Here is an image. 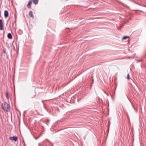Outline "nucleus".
Masks as SVG:
<instances>
[{"label": "nucleus", "mask_w": 146, "mask_h": 146, "mask_svg": "<svg viewBox=\"0 0 146 146\" xmlns=\"http://www.w3.org/2000/svg\"><path fill=\"white\" fill-rule=\"evenodd\" d=\"M2 108L3 110L7 111H9L10 109V105L5 102L2 104Z\"/></svg>", "instance_id": "1"}, {"label": "nucleus", "mask_w": 146, "mask_h": 146, "mask_svg": "<svg viewBox=\"0 0 146 146\" xmlns=\"http://www.w3.org/2000/svg\"><path fill=\"white\" fill-rule=\"evenodd\" d=\"M9 139L10 140H13L15 141H16L18 139L17 137L13 136L9 137Z\"/></svg>", "instance_id": "2"}, {"label": "nucleus", "mask_w": 146, "mask_h": 146, "mask_svg": "<svg viewBox=\"0 0 146 146\" xmlns=\"http://www.w3.org/2000/svg\"><path fill=\"white\" fill-rule=\"evenodd\" d=\"M4 17L5 18H7L9 15V13L7 11L5 10L4 13Z\"/></svg>", "instance_id": "3"}, {"label": "nucleus", "mask_w": 146, "mask_h": 146, "mask_svg": "<svg viewBox=\"0 0 146 146\" xmlns=\"http://www.w3.org/2000/svg\"><path fill=\"white\" fill-rule=\"evenodd\" d=\"M3 29V22L1 19H0V30H2Z\"/></svg>", "instance_id": "4"}, {"label": "nucleus", "mask_w": 146, "mask_h": 146, "mask_svg": "<svg viewBox=\"0 0 146 146\" xmlns=\"http://www.w3.org/2000/svg\"><path fill=\"white\" fill-rule=\"evenodd\" d=\"M32 0L29 1V3L27 4V7L28 8H30L31 7V5L32 4Z\"/></svg>", "instance_id": "5"}, {"label": "nucleus", "mask_w": 146, "mask_h": 146, "mask_svg": "<svg viewBox=\"0 0 146 146\" xmlns=\"http://www.w3.org/2000/svg\"><path fill=\"white\" fill-rule=\"evenodd\" d=\"M29 15L30 16V17H32L33 18H34V17L33 15V12L32 11H29Z\"/></svg>", "instance_id": "6"}, {"label": "nucleus", "mask_w": 146, "mask_h": 146, "mask_svg": "<svg viewBox=\"0 0 146 146\" xmlns=\"http://www.w3.org/2000/svg\"><path fill=\"white\" fill-rule=\"evenodd\" d=\"M8 38L10 39H11L12 38V36L11 33H9L7 35Z\"/></svg>", "instance_id": "7"}, {"label": "nucleus", "mask_w": 146, "mask_h": 146, "mask_svg": "<svg viewBox=\"0 0 146 146\" xmlns=\"http://www.w3.org/2000/svg\"><path fill=\"white\" fill-rule=\"evenodd\" d=\"M34 4L36 5L38 3L39 0H33Z\"/></svg>", "instance_id": "8"}, {"label": "nucleus", "mask_w": 146, "mask_h": 146, "mask_svg": "<svg viewBox=\"0 0 146 146\" xmlns=\"http://www.w3.org/2000/svg\"><path fill=\"white\" fill-rule=\"evenodd\" d=\"M129 38V36H124L123 37L122 39H127V38Z\"/></svg>", "instance_id": "9"}, {"label": "nucleus", "mask_w": 146, "mask_h": 146, "mask_svg": "<svg viewBox=\"0 0 146 146\" xmlns=\"http://www.w3.org/2000/svg\"><path fill=\"white\" fill-rule=\"evenodd\" d=\"M127 79L128 80H130L131 79V78L130 77L129 74H128L127 75Z\"/></svg>", "instance_id": "10"}, {"label": "nucleus", "mask_w": 146, "mask_h": 146, "mask_svg": "<svg viewBox=\"0 0 146 146\" xmlns=\"http://www.w3.org/2000/svg\"><path fill=\"white\" fill-rule=\"evenodd\" d=\"M6 96H7V98H9V96H8V92L7 93H6Z\"/></svg>", "instance_id": "11"}, {"label": "nucleus", "mask_w": 146, "mask_h": 146, "mask_svg": "<svg viewBox=\"0 0 146 146\" xmlns=\"http://www.w3.org/2000/svg\"><path fill=\"white\" fill-rule=\"evenodd\" d=\"M122 27V26H120L119 27H118L117 28V29L118 30H120L121 29V28Z\"/></svg>", "instance_id": "12"}, {"label": "nucleus", "mask_w": 146, "mask_h": 146, "mask_svg": "<svg viewBox=\"0 0 146 146\" xmlns=\"http://www.w3.org/2000/svg\"><path fill=\"white\" fill-rule=\"evenodd\" d=\"M3 52L4 53H6V50L5 49H4L3 50Z\"/></svg>", "instance_id": "13"}, {"label": "nucleus", "mask_w": 146, "mask_h": 146, "mask_svg": "<svg viewBox=\"0 0 146 146\" xmlns=\"http://www.w3.org/2000/svg\"><path fill=\"white\" fill-rule=\"evenodd\" d=\"M122 5L124 6H125V5H126V4H123V3H122Z\"/></svg>", "instance_id": "14"}, {"label": "nucleus", "mask_w": 146, "mask_h": 146, "mask_svg": "<svg viewBox=\"0 0 146 146\" xmlns=\"http://www.w3.org/2000/svg\"><path fill=\"white\" fill-rule=\"evenodd\" d=\"M35 96H34L33 97H31L32 98H33L35 97Z\"/></svg>", "instance_id": "15"}, {"label": "nucleus", "mask_w": 146, "mask_h": 146, "mask_svg": "<svg viewBox=\"0 0 146 146\" xmlns=\"http://www.w3.org/2000/svg\"><path fill=\"white\" fill-rule=\"evenodd\" d=\"M44 101H43V100H42V102L43 103Z\"/></svg>", "instance_id": "16"}, {"label": "nucleus", "mask_w": 146, "mask_h": 146, "mask_svg": "<svg viewBox=\"0 0 146 146\" xmlns=\"http://www.w3.org/2000/svg\"><path fill=\"white\" fill-rule=\"evenodd\" d=\"M38 146H40L39 144H38Z\"/></svg>", "instance_id": "17"}]
</instances>
